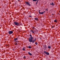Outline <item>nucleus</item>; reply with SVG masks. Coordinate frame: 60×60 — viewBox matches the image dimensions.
Wrapping results in <instances>:
<instances>
[{
    "label": "nucleus",
    "instance_id": "nucleus-28",
    "mask_svg": "<svg viewBox=\"0 0 60 60\" xmlns=\"http://www.w3.org/2000/svg\"><path fill=\"white\" fill-rule=\"evenodd\" d=\"M36 32V31H34V32Z\"/></svg>",
    "mask_w": 60,
    "mask_h": 60
},
{
    "label": "nucleus",
    "instance_id": "nucleus-25",
    "mask_svg": "<svg viewBox=\"0 0 60 60\" xmlns=\"http://www.w3.org/2000/svg\"><path fill=\"white\" fill-rule=\"evenodd\" d=\"M33 29H34V27H33Z\"/></svg>",
    "mask_w": 60,
    "mask_h": 60
},
{
    "label": "nucleus",
    "instance_id": "nucleus-26",
    "mask_svg": "<svg viewBox=\"0 0 60 60\" xmlns=\"http://www.w3.org/2000/svg\"><path fill=\"white\" fill-rule=\"evenodd\" d=\"M52 15H54V14H52Z\"/></svg>",
    "mask_w": 60,
    "mask_h": 60
},
{
    "label": "nucleus",
    "instance_id": "nucleus-22",
    "mask_svg": "<svg viewBox=\"0 0 60 60\" xmlns=\"http://www.w3.org/2000/svg\"><path fill=\"white\" fill-rule=\"evenodd\" d=\"M46 11H48V10L47 9H46Z\"/></svg>",
    "mask_w": 60,
    "mask_h": 60
},
{
    "label": "nucleus",
    "instance_id": "nucleus-13",
    "mask_svg": "<svg viewBox=\"0 0 60 60\" xmlns=\"http://www.w3.org/2000/svg\"><path fill=\"white\" fill-rule=\"evenodd\" d=\"M18 39V38H16L15 39H14L15 41H17V40Z\"/></svg>",
    "mask_w": 60,
    "mask_h": 60
},
{
    "label": "nucleus",
    "instance_id": "nucleus-4",
    "mask_svg": "<svg viewBox=\"0 0 60 60\" xmlns=\"http://www.w3.org/2000/svg\"><path fill=\"white\" fill-rule=\"evenodd\" d=\"M13 33V31H10L8 32V34H12Z\"/></svg>",
    "mask_w": 60,
    "mask_h": 60
},
{
    "label": "nucleus",
    "instance_id": "nucleus-5",
    "mask_svg": "<svg viewBox=\"0 0 60 60\" xmlns=\"http://www.w3.org/2000/svg\"><path fill=\"white\" fill-rule=\"evenodd\" d=\"M25 3H26V4H27V5H29V6H31V4H30V3H28V2H26Z\"/></svg>",
    "mask_w": 60,
    "mask_h": 60
},
{
    "label": "nucleus",
    "instance_id": "nucleus-14",
    "mask_svg": "<svg viewBox=\"0 0 60 60\" xmlns=\"http://www.w3.org/2000/svg\"><path fill=\"white\" fill-rule=\"evenodd\" d=\"M22 50H24V51H25V50H26L25 49V47L23 48L22 49Z\"/></svg>",
    "mask_w": 60,
    "mask_h": 60
},
{
    "label": "nucleus",
    "instance_id": "nucleus-27",
    "mask_svg": "<svg viewBox=\"0 0 60 60\" xmlns=\"http://www.w3.org/2000/svg\"><path fill=\"white\" fill-rule=\"evenodd\" d=\"M18 42V41H16V42Z\"/></svg>",
    "mask_w": 60,
    "mask_h": 60
},
{
    "label": "nucleus",
    "instance_id": "nucleus-11",
    "mask_svg": "<svg viewBox=\"0 0 60 60\" xmlns=\"http://www.w3.org/2000/svg\"><path fill=\"white\" fill-rule=\"evenodd\" d=\"M30 31L31 33H33V34H34V31L32 30H31Z\"/></svg>",
    "mask_w": 60,
    "mask_h": 60
},
{
    "label": "nucleus",
    "instance_id": "nucleus-1",
    "mask_svg": "<svg viewBox=\"0 0 60 60\" xmlns=\"http://www.w3.org/2000/svg\"><path fill=\"white\" fill-rule=\"evenodd\" d=\"M30 38L28 39L29 41L30 42H32V43H34L35 41H36V39H35V40H33L34 39V38L33 37H32V35H30Z\"/></svg>",
    "mask_w": 60,
    "mask_h": 60
},
{
    "label": "nucleus",
    "instance_id": "nucleus-15",
    "mask_svg": "<svg viewBox=\"0 0 60 60\" xmlns=\"http://www.w3.org/2000/svg\"><path fill=\"white\" fill-rule=\"evenodd\" d=\"M28 48L29 49H31V48H32V47L31 46H29Z\"/></svg>",
    "mask_w": 60,
    "mask_h": 60
},
{
    "label": "nucleus",
    "instance_id": "nucleus-20",
    "mask_svg": "<svg viewBox=\"0 0 60 60\" xmlns=\"http://www.w3.org/2000/svg\"><path fill=\"white\" fill-rule=\"evenodd\" d=\"M15 45H18V44L17 43H15Z\"/></svg>",
    "mask_w": 60,
    "mask_h": 60
},
{
    "label": "nucleus",
    "instance_id": "nucleus-3",
    "mask_svg": "<svg viewBox=\"0 0 60 60\" xmlns=\"http://www.w3.org/2000/svg\"><path fill=\"white\" fill-rule=\"evenodd\" d=\"M44 53H45V54H46V55H49V53L48 52H47L45 51H44Z\"/></svg>",
    "mask_w": 60,
    "mask_h": 60
},
{
    "label": "nucleus",
    "instance_id": "nucleus-24",
    "mask_svg": "<svg viewBox=\"0 0 60 60\" xmlns=\"http://www.w3.org/2000/svg\"><path fill=\"white\" fill-rule=\"evenodd\" d=\"M54 27L53 26H52V28H54Z\"/></svg>",
    "mask_w": 60,
    "mask_h": 60
},
{
    "label": "nucleus",
    "instance_id": "nucleus-30",
    "mask_svg": "<svg viewBox=\"0 0 60 60\" xmlns=\"http://www.w3.org/2000/svg\"><path fill=\"white\" fill-rule=\"evenodd\" d=\"M40 39H41V38H40Z\"/></svg>",
    "mask_w": 60,
    "mask_h": 60
},
{
    "label": "nucleus",
    "instance_id": "nucleus-29",
    "mask_svg": "<svg viewBox=\"0 0 60 60\" xmlns=\"http://www.w3.org/2000/svg\"><path fill=\"white\" fill-rule=\"evenodd\" d=\"M18 1H19V0H17Z\"/></svg>",
    "mask_w": 60,
    "mask_h": 60
},
{
    "label": "nucleus",
    "instance_id": "nucleus-21",
    "mask_svg": "<svg viewBox=\"0 0 60 60\" xmlns=\"http://www.w3.org/2000/svg\"><path fill=\"white\" fill-rule=\"evenodd\" d=\"M40 11H41V10H39V11H38L39 13H40Z\"/></svg>",
    "mask_w": 60,
    "mask_h": 60
},
{
    "label": "nucleus",
    "instance_id": "nucleus-2",
    "mask_svg": "<svg viewBox=\"0 0 60 60\" xmlns=\"http://www.w3.org/2000/svg\"><path fill=\"white\" fill-rule=\"evenodd\" d=\"M14 24L16 26H20V25H19V23L16 22H15Z\"/></svg>",
    "mask_w": 60,
    "mask_h": 60
},
{
    "label": "nucleus",
    "instance_id": "nucleus-6",
    "mask_svg": "<svg viewBox=\"0 0 60 60\" xmlns=\"http://www.w3.org/2000/svg\"><path fill=\"white\" fill-rule=\"evenodd\" d=\"M32 1H33L34 2H36V1H37L36 3V4H37L38 3V2L39 1V0H32Z\"/></svg>",
    "mask_w": 60,
    "mask_h": 60
},
{
    "label": "nucleus",
    "instance_id": "nucleus-23",
    "mask_svg": "<svg viewBox=\"0 0 60 60\" xmlns=\"http://www.w3.org/2000/svg\"><path fill=\"white\" fill-rule=\"evenodd\" d=\"M31 17L32 16L30 15L29 16V17Z\"/></svg>",
    "mask_w": 60,
    "mask_h": 60
},
{
    "label": "nucleus",
    "instance_id": "nucleus-8",
    "mask_svg": "<svg viewBox=\"0 0 60 60\" xmlns=\"http://www.w3.org/2000/svg\"><path fill=\"white\" fill-rule=\"evenodd\" d=\"M43 47L44 48V50H46L47 49V46H46V45H44Z\"/></svg>",
    "mask_w": 60,
    "mask_h": 60
},
{
    "label": "nucleus",
    "instance_id": "nucleus-17",
    "mask_svg": "<svg viewBox=\"0 0 60 60\" xmlns=\"http://www.w3.org/2000/svg\"><path fill=\"white\" fill-rule=\"evenodd\" d=\"M48 49H50L51 48V46H49L48 47Z\"/></svg>",
    "mask_w": 60,
    "mask_h": 60
},
{
    "label": "nucleus",
    "instance_id": "nucleus-7",
    "mask_svg": "<svg viewBox=\"0 0 60 60\" xmlns=\"http://www.w3.org/2000/svg\"><path fill=\"white\" fill-rule=\"evenodd\" d=\"M45 11H44V12H39V14H42V15H43L44 13L45 12Z\"/></svg>",
    "mask_w": 60,
    "mask_h": 60
},
{
    "label": "nucleus",
    "instance_id": "nucleus-16",
    "mask_svg": "<svg viewBox=\"0 0 60 60\" xmlns=\"http://www.w3.org/2000/svg\"><path fill=\"white\" fill-rule=\"evenodd\" d=\"M54 22H55L56 23V22H57V20H56V19L54 21Z\"/></svg>",
    "mask_w": 60,
    "mask_h": 60
},
{
    "label": "nucleus",
    "instance_id": "nucleus-10",
    "mask_svg": "<svg viewBox=\"0 0 60 60\" xmlns=\"http://www.w3.org/2000/svg\"><path fill=\"white\" fill-rule=\"evenodd\" d=\"M34 20H37V21H38V18H34Z\"/></svg>",
    "mask_w": 60,
    "mask_h": 60
},
{
    "label": "nucleus",
    "instance_id": "nucleus-19",
    "mask_svg": "<svg viewBox=\"0 0 60 60\" xmlns=\"http://www.w3.org/2000/svg\"><path fill=\"white\" fill-rule=\"evenodd\" d=\"M24 59H26V56H24L23 57Z\"/></svg>",
    "mask_w": 60,
    "mask_h": 60
},
{
    "label": "nucleus",
    "instance_id": "nucleus-12",
    "mask_svg": "<svg viewBox=\"0 0 60 60\" xmlns=\"http://www.w3.org/2000/svg\"><path fill=\"white\" fill-rule=\"evenodd\" d=\"M28 54H29V55H30V56H32V54H31V53L30 52H28Z\"/></svg>",
    "mask_w": 60,
    "mask_h": 60
},
{
    "label": "nucleus",
    "instance_id": "nucleus-9",
    "mask_svg": "<svg viewBox=\"0 0 60 60\" xmlns=\"http://www.w3.org/2000/svg\"><path fill=\"white\" fill-rule=\"evenodd\" d=\"M50 5H52V6H54L55 5V4L53 3V2H52V4H50Z\"/></svg>",
    "mask_w": 60,
    "mask_h": 60
},
{
    "label": "nucleus",
    "instance_id": "nucleus-18",
    "mask_svg": "<svg viewBox=\"0 0 60 60\" xmlns=\"http://www.w3.org/2000/svg\"><path fill=\"white\" fill-rule=\"evenodd\" d=\"M35 44H36V45H37V44H38V43H37V42H36L35 43Z\"/></svg>",
    "mask_w": 60,
    "mask_h": 60
}]
</instances>
